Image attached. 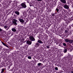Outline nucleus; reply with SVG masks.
<instances>
[{
    "mask_svg": "<svg viewBox=\"0 0 73 73\" xmlns=\"http://www.w3.org/2000/svg\"><path fill=\"white\" fill-rule=\"evenodd\" d=\"M62 44L64 46H65L66 45V44L65 43H63Z\"/></svg>",
    "mask_w": 73,
    "mask_h": 73,
    "instance_id": "nucleus-20",
    "label": "nucleus"
},
{
    "mask_svg": "<svg viewBox=\"0 0 73 73\" xmlns=\"http://www.w3.org/2000/svg\"><path fill=\"white\" fill-rule=\"evenodd\" d=\"M64 40L66 42H68L69 41V38H67L66 39H65Z\"/></svg>",
    "mask_w": 73,
    "mask_h": 73,
    "instance_id": "nucleus-9",
    "label": "nucleus"
},
{
    "mask_svg": "<svg viewBox=\"0 0 73 73\" xmlns=\"http://www.w3.org/2000/svg\"><path fill=\"white\" fill-rule=\"evenodd\" d=\"M12 23L14 25H17V21L16 19H13Z\"/></svg>",
    "mask_w": 73,
    "mask_h": 73,
    "instance_id": "nucleus-2",
    "label": "nucleus"
},
{
    "mask_svg": "<svg viewBox=\"0 0 73 73\" xmlns=\"http://www.w3.org/2000/svg\"><path fill=\"white\" fill-rule=\"evenodd\" d=\"M55 70H58V68L57 67H55Z\"/></svg>",
    "mask_w": 73,
    "mask_h": 73,
    "instance_id": "nucleus-27",
    "label": "nucleus"
},
{
    "mask_svg": "<svg viewBox=\"0 0 73 73\" xmlns=\"http://www.w3.org/2000/svg\"><path fill=\"white\" fill-rule=\"evenodd\" d=\"M23 14V15H24V16H25V17H27V14H25V13H24Z\"/></svg>",
    "mask_w": 73,
    "mask_h": 73,
    "instance_id": "nucleus-18",
    "label": "nucleus"
},
{
    "mask_svg": "<svg viewBox=\"0 0 73 73\" xmlns=\"http://www.w3.org/2000/svg\"><path fill=\"white\" fill-rule=\"evenodd\" d=\"M5 46H6V47H7V48H8V46L7 45V44H6V45H5Z\"/></svg>",
    "mask_w": 73,
    "mask_h": 73,
    "instance_id": "nucleus-32",
    "label": "nucleus"
},
{
    "mask_svg": "<svg viewBox=\"0 0 73 73\" xmlns=\"http://www.w3.org/2000/svg\"><path fill=\"white\" fill-rule=\"evenodd\" d=\"M1 31H2V29L0 28V32H1Z\"/></svg>",
    "mask_w": 73,
    "mask_h": 73,
    "instance_id": "nucleus-31",
    "label": "nucleus"
},
{
    "mask_svg": "<svg viewBox=\"0 0 73 73\" xmlns=\"http://www.w3.org/2000/svg\"><path fill=\"white\" fill-rule=\"evenodd\" d=\"M50 12H51V10L50 11Z\"/></svg>",
    "mask_w": 73,
    "mask_h": 73,
    "instance_id": "nucleus-38",
    "label": "nucleus"
},
{
    "mask_svg": "<svg viewBox=\"0 0 73 73\" xmlns=\"http://www.w3.org/2000/svg\"><path fill=\"white\" fill-rule=\"evenodd\" d=\"M57 73H61V72L60 71L59 72H58Z\"/></svg>",
    "mask_w": 73,
    "mask_h": 73,
    "instance_id": "nucleus-34",
    "label": "nucleus"
},
{
    "mask_svg": "<svg viewBox=\"0 0 73 73\" xmlns=\"http://www.w3.org/2000/svg\"><path fill=\"white\" fill-rule=\"evenodd\" d=\"M27 44L29 45H31V44H32V42L29 40H27Z\"/></svg>",
    "mask_w": 73,
    "mask_h": 73,
    "instance_id": "nucleus-8",
    "label": "nucleus"
},
{
    "mask_svg": "<svg viewBox=\"0 0 73 73\" xmlns=\"http://www.w3.org/2000/svg\"><path fill=\"white\" fill-rule=\"evenodd\" d=\"M37 42H39V43H40V44H42V43H43L42 42V41L40 40H38L37 41Z\"/></svg>",
    "mask_w": 73,
    "mask_h": 73,
    "instance_id": "nucleus-13",
    "label": "nucleus"
},
{
    "mask_svg": "<svg viewBox=\"0 0 73 73\" xmlns=\"http://www.w3.org/2000/svg\"><path fill=\"white\" fill-rule=\"evenodd\" d=\"M60 1L61 3H63V4H66V0H60Z\"/></svg>",
    "mask_w": 73,
    "mask_h": 73,
    "instance_id": "nucleus-7",
    "label": "nucleus"
},
{
    "mask_svg": "<svg viewBox=\"0 0 73 73\" xmlns=\"http://www.w3.org/2000/svg\"><path fill=\"white\" fill-rule=\"evenodd\" d=\"M72 26L73 27V24L72 25Z\"/></svg>",
    "mask_w": 73,
    "mask_h": 73,
    "instance_id": "nucleus-36",
    "label": "nucleus"
},
{
    "mask_svg": "<svg viewBox=\"0 0 73 73\" xmlns=\"http://www.w3.org/2000/svg\"><path fill=\"white\" fill-rule=\"evenodd\" d=\"M40 52V51H39V49L36 50V52Z\"/></svg>",
    "mask_w": 73,
    "mask_h": 73,
    "instance_id": "nucleus-26",
    "label": "nucleus"
},
{
    "mask_svg": "<svg viewBox=\"0 0 73 73\" xmlns=\"http://www.w3.org/2000/svg\"><path fill=\"white\" fill-rule=\"evenodd\" d=\"M37 1H41V0H37Z\"/></svg>",
    "mask_w": 73,
    "mask_h": 73,
    "instance_id": "nucleus-33",
    "label": "nucleus"
},
{
    "mask_svg": "<svg viewBox=\"0 0 73 73\" xmlns=\"http://www.w3.org/2000/svg\"><path fill=\"white\" fill-rule=\"evenodd\" d=\"M69 43H70V44H72V42H73V40H70L69 42Z\"/></svg>",
    "mask_w": 73,
    "mask_h": 73,
    "instance_id": "nucleus-11",
    "label": "nucleus"
},
{
    "mask_svg": "<svg viewBox=\"0 0 73 73\" xmlns=\"http://www.w3.org/2000/svg\"><path fill=\"white\" fill-rule=\"evenodd\" d=\"M12 30L13 32H16V30L15 28L12 29Z\"/></svg>",
    "mask_w": 73,
    "mask_h": 73,
    "instance_id": "nucleus-14",
    "label": "nucleus"
},
{
    "mask_svg": "<svg viewBox=\"0 0 73 73\" xmlns=\"http://www.w3.org/2000/svg\"><path fill=\"white\" fill-rule=\"evenodd\" d=\"M65 33L68 34V33H69V31H67V30H66L65 31Z\"/></svg>",
    "mask_w": 73,
    "mask_h": 73,
    "instance_id": "nucleus-19",
    "label": "nucleus"
},
{
    "mask_svg": "<svg viewBox=\"0 0 73 73\" xmlns=\"http://www.w3.org/2000/svg\"><path fill=\"white\" fill-rule=\"evenodd\" d=\"M29 38L30 40V41H34L35 40V38H34L33 36H30L29 37Z\"/></svg>",
    "mask_w": 73,
    "mask_h": 73,
    "instance_id": "nucleus-3",
    "label": "nucleus"
},
{
    "mask_svg": "<svg viewBox=\"0 0 73 73\" xmlns=\"http://www.w3.org/2000/svg\"><path fill=\"white\" fill-rule=\"evenodd\" d=\"M21 19H24L25 18V17L24 16H21Z\"/></svg>",
    "mask_w": 73,
    "mask_h": 73,
    "instance_id": "nucleus-16",
    "label": "nucleus"
},
{
    "mask_svg": "<svg viewBox=\"0 0 73 73\" xmlns=\"http://www.w3.org/2000/svg\"><path fill=\"white\" fill-rule=\"evenodd\" d=\"M28 59H31L32 58V57L30 56H28Z\"/></svg>",
    "mask_w": 73,
    "mask_h": 73,
    "instance_id": "nucleus-22",
    "label": "nucleus"
},
{
    "mask_svg": "<svg viewBox=\"0 0 73 73\" xmlns=\"http://www.w3.org/2000/svg\"><path fill=\"white\" fill-rule=\"evenodd\" d=\"M52 16L53 17H54V16H55V13L52 14Z\"/></svg>",
    "mask_w": 73,
    "mask_h": 73,
    "instance_id": "nucleus-23",
    "label": "nucleus"
},
{
    "mask_svg": "<svg viewBox=\"0 0 73 73\" xmlns=\"http://www.w3.org/2000/svg\"><path fill=\"white\" fill-rule=\"evenodd\" d=\"M68 35H70L71 34V32H69V33H68Z\"/></svg>",
    "mask_w": 73,
    "mask_h": 73,
    "instance_id": "nucleus-28",
    "label": "nucleus"
},
{
    "mask_svg": "<svg viewBox=\"0 0 73 73\" xmlns=\"http://www.w3.org/2000/svg\"><path fill=\"white\" fill-rule=\"evenodd\" d=\"M2 43L4 45V46H5L6 44H5V43H4L3 42H2Z\"/></svg>",
    "mask_w": 73,
    "mask_h": 73,
    "instance_id": "nucleus-25",
    "label": "nucleus"
},
{
    "mask_svg": "<svg viewBox=\"0 0 73 73\" xmlns=\"http://www.w3.org/2000/svg\"><path fill=\"white\" fill-rule=\"evenodd\" d=\"M64 53H66V52H67V49H64Z\"/></svg>",
    "mask_w": 73,
    "mask_h": 73,
    "instance_id": "nucleus-17",
    "label": "nucleus"
},
{
    "mask_svg": "<svg viewBox=\"0 0 73 73\" xmlns=\"http://www.w3.org/2000/svg\"><path fill=\"white\" fill-rule=\"evenodd\" d=\"M35 45L36 47H38V46H40V44L38 43L37 42L36 44Z\"/></svg>",
    "mask_w": 73,
    "mask_h": 73,
    "instance_id": "nucleus-10",
    "label": "nucleus"
},
{
    "mask_svg": "<svg viewBox=\"0 0 73 73\" xmlns=\"http://www.w3.org/2000/svg\"><path fill=\"white\" fill-rule=\"evenodd\" d=\"M15 13H16V14H17V15H20V13L18 11L15 12Z\"/></svg>",
    "mask_w": 73,
    "mask_h": 73,
    "instance_id": "nucleus-12",
    "label": "nucleus"
},
{
    "mask_svg": "<svg viewBox=\"0 0 73 73\" xmlns=\"http://www.w3.org/2000/svg\"><path fill=\"white\" fill-rule=\"evenodd\" d=\"M64 8H65V9H68L69 8V6L68 5H65L63 6Z\"/></svg>",
    "mask_w": 73,
    "mask_h": 73,
    "instance_id": "nucleus-5",
    "label": "nucleus"
},
{
    "mask_svg": "<svg viewBox=\"0 0 73 73\" xmlns=\"http://www.w3.org/2000/svg\"><path fill=\"white\" fill-rule=\"evenodd\" d=\"M71 73H73V71H71Z\"/></svg>",
    "mask_w": 73,
    "mask_h": 73,
    "instance_id": "nucleus-35",
    "label": "nucleus"
},
{
    "mask_svg": "<svg viewBox=\"0 0 73 73\" xmlns=\"http://www.w3.org/2000/svg\"><path fill=\"white\" fill-rule=\"evenodd\" d=\"M19 20L21 23H24V20L23 19L19 18Z\"/></svg>",
    "mask_w": 73,
    "mask_h": 73,
    "instance_id": "nucleus-6",
    "label": "nucleus"
},
{
    "mask_svg": "<svg viewBox=\"0 0 73 73\" xmlns=\"http://www.w3.org/2000/svg\"><path fill=\"white\" fill-rule=\"evenodd\" d=\"M72 20H73V17H72L71 18Z\"/></svg>",
    "mask_w": 73,
    "mask_h": 73,
    "instance_id": "nucleus-30",
    "label": "nucleus"
},
{
    "mask_svg": "<svg viewBox=\"0 0 73 73\" xmlns=\"http://www.w3.org/2000/svg\"><path fill=\"white\" fill-rule=\"evenodd\" d=\"M56 11L57 12H58V11H59V9H58L57 8H56Z\"/></svg>",
    "mask_w": 73,
    "mask_h": 73,
    "instance_id": "nucleus-24",
    "label": "nucleus"
},
{
    "mask_svg": "<svg viewBox=\"0 0 73 73\" xmlns=\"http://www.w3.org/2000/svg\"><path fill=\"white\" fill-rule=\"evenodd\" d=\"M4 28L5 29L6 31H8L9 29V27L7 25H5L4 26Z\"/></svg>",
    "mask_w": 73,
    "mask_h": 73,
    "instance_id": "nucleus-4",
    "label": "nucleus"
},
{
    "mask_svg": "<svg viewBox=\"0 0 73 73\" xmlns=\"http://www.w3.org/2000/svg\"><path fill=\"white\" fill-rule=\"evenodd\" d=\"M4 31V32H5V31Z\"/></svg>",
    "mask_w": 73,
    "mask_h": 73,
    "instance_id": "nucleus-37",
    "label": "nucleus"
},
{
    "mask_svg": "<svg viewBox=\"0 0 73 73\" xmlns=\"http://www.w3.org/2000/svg\"><path fill=\"white\" fill-rule=\"evenodd\" d=\"M21 5L19 6L20 9L26 8L27 7V5L25 4V2H24L21 4Z\"/></svg>",
    "mask_w": 73,
    "mask_h": 73,
    "instance_id": "nucleus-1",
    "label": "nucleus"
},
{
    "mask_svg": "<svg viewBox=\"0 0 73 73\" xmlns=\"http://www.w3.org/2000/svg\"><path fill=\"white\" fill-rule=\"evenodd\" d=\"M41 64H42L41 63H38L37 64V65L38 66H40Z\"/></svg>",
    "mask_w": 73,
    "mask_h": 73,
    "instance_id": "nucleus-21",
    "label": "nucleus"
},
{
    "mask_svg": "<svg viewBox=\"0 0 73 73\" xmlns=\"http://www.w3.org/2000/svg\"><path fill=\"white\" fill-rule=\"evenodd\" d=\"M46 48H49V46H46Z\"/></svg>",
    "mask_w": 73,
    "mask_h": 73,
    "instance_id": "nucleus-29",
    "label": "nucleus"
},
{
    "mask_svg": "<svg viewBox=\"0 0 73 73\" xmlns=\"http://www.w3.org/2000/svg\"><path fill=\"white\" fill-rule=\"evenodd\" d=\"M4 72V69L2 68L1 73H3Z\"/></svg>",
    "mask_w": 73,
    "mask_h": 73,
    "instance_id": "nucleus-15",
    "label": "nucleus"
}]
</instances>
